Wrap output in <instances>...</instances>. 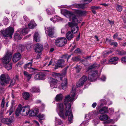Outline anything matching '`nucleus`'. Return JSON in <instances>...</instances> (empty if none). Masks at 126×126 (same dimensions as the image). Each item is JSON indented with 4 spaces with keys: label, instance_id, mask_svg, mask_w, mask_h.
Wrapping results in <instances>:
<instances>
[{
    "label": "nucleus",
    "instance_id": "6ab92c4d",
    "mask_svg": "<svg viewBox=\"0 0 126 126\" xmlns=\"http://www.w3.org/2000/svg\"><path fill=\"white\" fill-rule=\"evenodd\" d=\"M32 65V63L31 62L25 64L24 66V68L26 69L28 68L30 69V71L31 72H33L34 71L37 70V69L34 68H32L31 66Z\"/></svg>",
    "mask_w": 126,
    "mask_h": 126
},
{
    "label": "nucleus",
    "instance_id": "2eb2a0df",
    "mask_svg": "<svg viewBox=\"0 0 126 126\" xmlns=\"http://www.w3.org/2000/svg\"><path fill=\"white\" fill-rule=\"evenodd\" d=\"M86 4L84 3L83 4L75 3L71 5V7L78 8L80 9H84L85 8V6Z\"/></svg>",
    "mask_w": 126,
    "mask_h": 126
},
{
    "label": "nucleus",
    "instance_id": "39448f33",
    "mask_svg": "<svg viewBox=\"0 0 126 126\" xmlns=\"http://www.w3.org/2000/svg\"><path fill=\"white\" fill-rule=\"evenodd\" d=\"M67 42L66 38L63 37L58 38L55 41V45L58 47L64 46Z\"/></svg>",
    "mask_w": 126,
    "mask_h": 126
},
{
    "label": "nucleus",
    "instance_id": "0e129e2a",
    "mask_svg": "<svg viewBox=\"0 0 126 126\" xmlns=\"http://www.w3.org/2000/svg\"><path fill=\"white\" fill-rule=\"evenodd\" d=\"M19 45H20V44H18L17 43V44L14 43L13 45V47H19Z\"/></svg>",
    "mask_w": 126,
    "mask_h": 126
},
{
    "label": "nucleus",
    "instance_id": "37998d69",
    "mask_svg": "<svg viewBox=\"0 0 126 126\" xmlns=\"http://www.w3.org/2000/svg\"><path fill=\"white\" fill-rule=\"evenodd\" d=\"M37 116L40 120L44 119L45 118V115L41 114H39L38 115H37Z\"/></svg>",
    "mask_w": 126,
    "mask_h": 126
},
{
    "label": "nucleus",
    "instance_id": "e2e57ef3",
    "mask_svg": "<svg viewBox=\"0 0 126 126\" xmlns=\"http://www.w3.org/2000/svg\"><path fill=\"white\" fill-rule=\"evenodd\" d=\"M106 79V78L104 75H102L101 78V79L103 81H105Z\"/></svg>",
    "mask_w": 126,
    "mask_h": 126
},
{
    "label": "nucleus",
    "instance_id": "0eeeda50",
    "mask_svg": "<svg viewBox=\"0 0 126 126\" xmlns=\"http://www.w3.org/2000/svg\"><path fill=\"white\" fill-rule=\"evenodd\" d=\"M21 106V112H22V115L24 116L27 115L29 114L30 110V107L28 105L22 107L21 105H19Z\"/></svg>",
    "mask_w": 126,
    "mask_h": 126
},
{
    "label": "nucleus",
    "instance_id": "774afa93",
    "mask_svg": "<svg viewBox=\"0 0 126 126\" xmlns=\"http://www.w3.org/2000/svg\"><path fill=\"white\" fill-rule=\"evenodd\" d=\"M85 118L87 119L88 120L90 119V115L89 114H86L85 116Z\"/></svg>",
    "mask_w": 126,
    "mask_h": 126
},
{
    "label": "nucleus",
    "instance_id": "4468645a",
    "mask_svg": "<svg viewBox=\"0 0 126 126\" xmlns=\"http://www.w3.org/2000/svg\"><path fill=\"white\" fill-rule=\"evenodd\" d=\"M48 29L47 34L50 37H53L54 33V28L53 27H49L47 28Z\"/></svg>",
    "mask_w": 126,
    "mask_h": 126
},
{
    "label": "nucleus",
    "instance_id": "a878e982",
    "mask_svg": "<svg viewBox=\"0 0 126 126\" xmlns=\"http://www.w3.org/2000/svg\"><path fill=\"white\" fill-rule=\"evenodd\" d=\"M46 11L48 15H50L53 14L54 12V9L52 7L47 8Z\"/></svg>",
    "mask_w": 126,
    "mask_h": 126
},
{
    "label": "nucleus",
    "instance_id": "412c9836",
    "mask_svg": "<svg viewBox=\"0 0 126 126\" xmlns=\"http://www.w3.org/2000/svg\"><path fill=\"white\" fill-rule=\"evenodd\" d=\"M61 87L64 90L65 89L66 87L67 84V81L66 79L65 78L63 80H61Z\"/></svg>",
    "mask_w": 126,
    "mask_h": 126
},
{
    "label": "nucleus",
    "instance_id": "bf43d9fd",
    "mask_svg": "<svg viewBox=\"0 0 126 126\" xmlns=\"http://www.w3.org/2000/svg\"><path fill=\"white\" fill-rule=\"evenodd\" d=\"M106 41L108 42L110 44V43H111L112 41H113L112 40L108 38H106Z\"/></svg>",
    "mask_w": 126,
    "mask_h": 126
},
{
    "label": "nucleus",
    "instance_id": "393cba45",
    "mask_svg": "<svg viewBox=\"0 0 126 126\" xmlns=\"http://www.w3.org/2000/svg\"><path fill=\"white\" fill-rule=\"evenodd\" d=\"M108 108L106 107H104L100 109L99 112L100 114H104L108 113Z\"/></svg>",
    "mask_w": 126,
    "mask_h": 126
},
{
    "label": "nucleus",
    "instance_id": "a211bd4d",
    "mask_svg": "<svg viewBox=\"0 0 126 126\" xmlns=\"http://www.w3.org/2000/svg\"><path fill=\"white\" fill-rule=\"evenodd\" d=\"M21 55L19 53L15 54L13 56V60L14 62H16L19 60L20 58Z\"/></svg>",
    "mask_w": 126,
    "mask_h": 126
},
{
    "label": "nucleus",
    "instance_id": "5fc2aeb1",
    "mask_svg": "<svg viewBox=\"0 0 126 126\" xmlns=\"http://www.w3.org/2000/svg\"><path fill=\"white\" fill-rule=\"evenodd\" d=\"M121 60L123 63L126 62V57H122L121 59Z\"/></svg>",
    "mask_w": 126,
    "mask_h": 126
},
{
    "label": "nucleus",
    "instance_id": "6e6552de",
    "mask_svg": "<svg viewBox=\"0 0 126 126\" xmlns=\"http://www.w3.org/2000/svg\"><path fill=\"white\" fill-rule=\"evenodd\" d=\"M19 47H43V45L41 44L40 43H38L35 44L34 46H33L32 45L29 43H27L25 44L24 45H19Z\"/></svg>",
    "mask_w": 126,
    "mask_h": 126
},
{
    "label": "nucleus",
    "instance_id": "58836bf2",
    "mask_svg": "<svg viewBox=\"0 0 126 126\" xmlns=\"http://www.w3.org/2000/svg\"><path fill=\"white\" fill-rule=\"evenodd\" d=\"M64 61L63 59H60L57 62V63L58 65H60L61 66H62V65L64 63Z\"/></svg>",
    "mask_w": 126,
    "mask_h": 126
},
{
    "label": "nucleus",
    "instance_id": "6e6d98bb",
    "mask_svg": "<svg viewBox=\"0 0 126 126\" xmlns=\"http://www.w3.org/2000/svg\"><path fill=\"white\" fill-rule=\"evenodd\" d=\"M91 9H93V10H97L100 8L99 6H92L91 7Z\"/></svg>",
    "mask_w": 126,
    "mask_h": 126
},
{
    "label": "nucleus",
    "instance_id": "c9c22d12",
    "mask_svg": "<svg viewBox=\"0 0 126 126\" xmlns=\"http://www.w3.org/2000/svg\"><path fill=\"white\" fill-rule=\"evenodd\" d=\"M39 75L40 80H44L45 79L46 75L44 73H39Z\"/></svg>",
    "mask_w": 126,
    "mask_h": 126
},
{
    "label": "nucleus",
    "instance_id": "9d476101",
    "mask_svg": "<svg viewBox=\"0 0 126 126\" xmlns=\"http://www.w3.org/2000/svg\"><path fill=\"white\" fill-rule=\"evenodd\" d=\"M3 117V115L2 113H0V119L2 122L8 125H11V123L13 122V119L12 118H3L2 119Z\"/></svg>",
    "mask_w": 126,
    "mask_h": 126
},
{
    "label": "nucleus",
    "instance_id": "72a5a7b5",
    "mask_svg": "<svg viewBox=\"0 0 126 126\" xmlns=\"http://www.w3.org/2000/svg\"><path fill=\"white\" fill-rule=\"evenodd\" d=\"M34 39L36 42H39L40 41L38 33L36 32L34 34Z\"/></svg>",
    "mask_w": 126,
    "mask_h": 126
},
{
    "label": "nucleus",
    "instance_id": "69168bd1",
    "mask_svg": "<svg viewBox=\"0 0 126 126\" xmlns=\"http://www.w3.org/2000/svg\"><path fill=\"white\" fill-rule=\"evenodd\" d=\"M32 75L31 74H28L26 76L27 79L29 80L31 78Z\"/></svg>",
    "mask_w": 126,
    "mask_h": 126
},
{
    "label": "nucleus",
    "instance_id": "dca6fc26",
    "mask_svg": "<svg viewBox=\"0 0 126 126\" xmlns=\"http://www.w3.org/2000/svg\"><path fill=\"white\" fill-rule=\"evenodd\" d=\"M29 29L28 28L24 29H19L16 31L17 32H19L21 34L24 35L28 33Z\"/></svg>",
    "mask_w": 126,
    "mask_h": 126
},
{
    "label": "nucleus",
    "instance_id": "4c0bfd02",
    "mask_svg": "<svg viewBox=\"0 0 126 126\" xmlns=\"http://www.w3.org/2000/svg\"><path fill=\"white\" fill-rule=\"evenodd\" d=\"M43 48H35L34 49L36 53H40L43 50Z\"/></svg>",
    "mask_w": 126,
    "mask_h": 126
},
{
    "label": "nucleus",
    "instance_id": "bb28decb",
    "mask_svg": "<svg viewBox=\"0 0 126 126\" xmlns=\"http://www.w3.org/2000/svg\"><path fill=\"white\" fill-rule=\"evenodd\" d=\"M62 20V18L57 16H54L50 19V20L54 22H55L57 21L61 20Z\"/></svg>",
    "mask_w": 126,
    "mask_h": 126
},
{
    "label": "nucleus",
    "instance_id": "e433bc0d",
    "mask_svg": "<svg viewBox=\"0 0 126 126\" xmlns=\"http://www.w3.org/2000/svg\"><path fill=\"white\" fill-rule=\"evenodd\" d=\"M14 38L15 40H19L21 39V38L19 34L15 33L14 35Z\"/></svg>",
    "mask_w": 126,
    "mask_h": 126
},
{
    "label": "nucleus",
    "instance_id": "9b49d317",
    "mask_svg": "<svg viewBox=\"0 0 126 126\" xmlns=\"http://www.w3.org/2000/svg\"><path fill=\"white\" fill-rule=\"evenodd\" d=\"M87 79V77L85 76H83L77 82L76 86L77 87H79L82 86Z\"/></svg>",
    "mask_w": 126,
    "mask_h": 126
},
{
    "label": "nucleus",
    "instance_id": "f257e3e1",
    "mask_svg": "<svg viewBox=\"0 0 126 126\" xmlns=\"http://www.w3.org/2000/svg\"><path fill=\"white\" fill-rule=\"evenodd\" d=\"M76 90L73 86L70 93L71 97L69 95L65 96L64 102L66 106L65 115L63 113L64 107L63 104L61 103L57 104L56 110L59 115L63 119L66 118L67 116H68V120L69 123H70L73 122V118L71 108V103L77 98V96H76Z\"/></svg>",
    "mask_w": 126,
    "mask_h": 126
},
{
    "label": "nucleus",
    "instance_id": "473e14b6",
    "mask_svg": "<svg viewBox=\"0 0 126 126\" xmlns=\"http://www.w3.org/2000/svg\"><path fill=\"white\" fill-rule=\"evenodd\" d=\"M109 118V117L106 114L102 115L99 118V119L101 121L106 120Z\"/></svg>",
    "mask_w": 126,
    "mask_h": 126
},
{
    "label": "nucleus",
    "instance_id": "f3484780",
    "mask_svg": "<svg viewBox=\"0 0 126 126\" xmlns=\"http://www.w3.org/2000/svg\"><path fill=\"white\" fill-rule=\"evenodd\" d=\"M75 12L78 15L80 16H84L86 15L87 12L85 11L76 10H75Z\"/></svg>",
    "mask_w": 126,
    "mask_h": 126
},
{
    "label": "nucleus",
    "instance_id": "f8f14e48",
    "mask_svg": "<svg viewBox=\"0 0 126 126\" xmlns=\"http://www.w3.org/2000/svg\"><path fill=\"white\" fill-rule=\"evenodd\" d=\"M63 14L66 17L69 18L70 20H71L74 15L72 12L67 10L65 11L64 12Z\"/></svg>",
    "mask_w": 126,
    "mask_h": 126
},
{
    "label": "nucleus",
    "instance_id": "20e7f679",
    "mask_svg": "<svg viewBox=\"0 0 126 126\" xmlns=\"http://www.w3.org/2000/svg\"><path fill=\"white\" fill-rule=\"evenodd\" d=\"M14 32V29L12 27H9L4 30L1 31V33L4 36H9L10 38H11Z\"/></svg>",
    "mask_w": 126,
    "mask_h": 126
},
{
    "label": "nucleus",
    "instance_id": "49530a36",
    "mask_svg": "<svg viewBox=\"0 0 126 126\" xmlns=\"http://www.w3.org/2000/svg\"><path fill=\"white\" fill-rule=\"evenodd\" d=\"M116 8L118 11L119 12H121L122 10V7L119 5H117L116 7Z\"/></svg>",
    "mask_w": 126,
    "mask_h": 126
},
{
    "label": "nucleus",
    "instance_id": "4be33fe9",
    "mask_svg": "<svg viewBox=\"0 0 126 126\" xmlns=\"http://www.w3.org/2000/svg\"><path fill=\"white\" fill-rule=\"evenodd\" d=\"M38 112L39 111L38 109H36L34 110H30L29 114L30 116H37Z\"/></svg>",
    "mask_w": 126,
    "mask_h": 126
},
{
    "label": "nucleus",
    "instance_id": "f704fd0d",
    "mask_svg": "<svg viewBox=\"0 0 126 126\" xmlns=\"http://www.w3.org/2000/svg\"><path fill=\"white\" fill-rule=\"evenodd\" d=\"M63 97V96L61 94H60L56 95L55 99L56 101H60L62 100Z\"/></svg>",
    "mask_w": 126,
    "mask_h": 126
},
{
    "label": "nucleus",
    "instance_id": "4d7b16f0",
    "mask_svg": "<svg viewBox=\"0 0 126 126\" xmlns=\"http://www.w3.org/2000/svg\"><path fill=\"white\" fill-rule=\"evenodd\" d=\"M76 69L77 72L78 73L81 70V67L80 66H77L76 67Z\"/></svg>",
    "mask_w": 126,
    "mask_h": 126
},
{
    "label": "nucleus",
    "instance_id": "c03bdc74",
    "mask_svg": "<svg viewBox=\"0 0 126 126\" xmlns=\"http://www.w3.org/2000/svg\"><path fill=\"white\" fill-rule=\"evenodd\" d=\"M12 67V65L11 63H10L9 64H6L5 66V68L8 70L11 69Z\"/></svg>",
    "mask_w": 126,
    "mask_h": 126
},
{
    "label": "nucleus",
    "instance_id": "5701e85b",
    "mask_svg": "<svg viewBox=\"0 0 126 126\" xmlns=\"http://www.w3.org/2000/svg\"><path fill=\"white\" fill-rule=\"evenodd\" d=\"M66 38L68 40H71L74 37V35L72 34L70 31H69L66 35Z\"/></svg>",
    "mask_w": 126,
    "mask_h": 126
},
{
    "label": "nucleus",
    "instance_id": "338daca9",
    "mask_svg": "<svg viewBox=\"0 0 126 126\" xmlns=\"http://www.w3.org/2000/svg\"><path fill=\"white\" fill-rule=\"evenodd\" d=\"M118 34L117 33H116L113 36V37L114 39H115L118 36Z\"/></svg>",
    "mask_w": 126,
    "mask_h": 126
},
{
    "label": "nucleus",
    "instance_id": "de8ad7c7",
    "mask_svg": "<svg viewBox=\"0 0 126 126\" xmlns=\"http://www.w3.org/2000/svg\"><path fill=\"white\" fill-rule=\"evenodd\" d=\"M100 104L101 105H105L107 104V102L106 100L104 99H102L100 100Z\"/></svg>",
    "mask_w": 126,
    "mask_h": 126
},
{
    "label": "nucleus",
    "instance_id": "09e8293b",
    "mask_svg": "<svg viewBox=\"0 0 126 126\" xmlns=\"http://www.w3.org/2000/svg\"><path fill=\"white\" fill-rule=\"evenodd\" d=\"M88 121H83L82 123L81 124L80 126H84L87 125L88 124Z\"/></svg>",
    "mask_w": 126,
    "mask_h": 126
},
{
    "label": "nucleus",
    "instance_id": "7ed1b4c3",
    "mask_svg": "<svg viewBox=\"0 0 126 126\" xmlns=\"http://www.w3.org/2000/svg\"><path fill=\"white\" fill-rule=\"evenodd\" d=\"M12 54L10 51L7 50L3 57L1 59L2 60V63L5 64H8L11 60Z\"/></svg>",
    "mask_w": 126,
    "mask_h": 126
},
{
    "label": "nucleus",
    "instance_id": "a19ab883",
    "mask_svg": "<svg viewBox=\"0 0 126 126\" xmlns=\"http://www.w3.org/2000/svg\"><path fill=\"white\" fill-rule=\"evenodd\" d=\"M18 80V77L16 76V77L15 78H14L11 81L10 84V85L13 86L14 85V84L16 82V80Z\"/></svg>",
    "mask_w": 126,
    "mask_h": 126
},
{
    "label": "nucleus",
    "instance_id": "423d86ee",
    "mask_svg": "<svg viewBox=\"0 0 126 126\" xmlns=\"http://www.w3.org/2000/svg\"><path fill=\"white\" fill-rule=\"evenodd\" d=\"M0 79L1 84L3 85L5 84V83L7 84L8 83L10 80V78L8 75L2 74L0 76Z\"/></svg>",
    "mask_w": 126,
    "mask_h": 126
},
{
    "label": "nucleus",
    "instance_id": "680f3d73",
    "mask_svg": "<svg viewBox=\"0 0 126 126\" xmlns=\"http://www.w3.org/2000/svg\"><path fill=\"white\" fill-rule=\"evenodd\" d=\"M112 120H109L104 122V124H108L111 123L112 121Z\"/></svg>",
    "mask_w": 126,
    "mask_h": 126
},
{
    "label": "nucleus",
    "instance_id": "13d9d810",
    "mask_svg": "<svg viewBox=\"0 0 126 126\" xmlns=\"http://www.w3.org/2000/svg\"><path fill=\"white\" fill-rule=\"evenodd\" d=\"M39 74H36L34 76V78L35 80L40 79Z\"/></svg>",
    "mask_w": 126,
    "mask_h": 126
},
{
    "label": "nucleus",
    "instance_id": "f03ea898",
    "mask_svg": "<svg viewBox=\"0 0 126 126\" xmlns=\"http://www.w3.org/2000/svg\"><path fill=\"white\" fill-rule=\"evenodd\" d=\"M99 66V64L94 63L87 69L86 72H89L88 77L89 80L92 81H94L98 77V71L95 69L97 68Z\"/></svg>",
    "mask_w": 126,
    "mask_h": 126
},
{
    "label": "nucleus",
    "instance_id": "8fccbe9b",
    "mask_svg": "<svg viewBox=\"0 0 126 126\" xmlns=\"http://www.w3.org/2000/svg\"><path fill=\"white\" fill-rule=\"evenodd\" d=\"M92 0H83L80 1V2L84 3L85 4H87L89 3Z\"/></svg>",
    "mask_w": 126,
    "mask_h": 126
},
{
    "label": "nucleus",
    "instance_id": "ddd939ff",
    "mask_svg": "<svg viewBox=\"0 0 126 126\" xmlns=\"http://www.w3.org/2000/svg\"><path fill=\"white\" fill-rule=\"evenodd\" d=\"M59 81L58 80L53 79L52 78H50V83L51 88L52 89L56 87V86L55 85Z\"/></svg>",
    "mask_w": 126,
    "mask_h": 126
},
{
    "label": "nucleus",
    "instance_id": "052dcab7",
    "mask_svg": "<svg viewBox=\"0 0 126 126\" xmlns=\"http://www.w3.org/2000/svg\"><path fill=\"white\" fill-rule=\"evenodd\" d=\"M68 55L67 54H65L63 55L61 58H62L66 59L67 58V59Z\"/></svg>",
    "mask_w": 126,
    "mask_h": 126
},
{
    "label": "nucleus",
    "instance_id": "2f4dec72",
    "mask_svg": "<svg viewBox=\"0 0 126 126\" xmlns=\"http://www.w3.org/2000/svg\"><path fill=\"white\" fill-rule=\"evenodd\" d=\"M30 91L32 93L39 92L40 91L39 89L35 87H32L30 89Z\"/></svg>",
    "mask_w": 126,
    "mask_h": 126
},
{
    "label": "nucleus",
    "instance_id": "1a4fd4ad",
    "mask_svg": "<svg viewBox=\"0 0 126 126\" xmlns=\"http://www.w3.org/2000/svg\"><path fill=\"white\" fill-rule=\"evenodd\" d=\"M69 26L71 27V31L72 33H75L77 32L79 30V27L78 25H75L72 22H69Z\"/></svg>",
    "mask_w": 126,
    "mask_h": 126
},
{
    "label": "nucleus",
    "instance_id": "864d4df0",
    "mask_svg": "<svg viewBox=\"0 0 126 126\" xmlns=\"http://www.w3.org/2000/svg\"><path fill=\"white\" fill-rule=\"evenodd\" d=\"M110 45L111 46L113 45L114 47H117L118 45V43L116 42H113L110 43Z\"/></svg>",
    "mask_w": 126,
    "mask_h": 126
},
{
    "label": "nucleus",
    "instance_id": "603ef678",
    "mask_svg": "<svg viewBox=\"0 0 126 126\" xmlns=\"http://www.w3.org/2000/svg\"><path fill=\"white\" fill-rule=\"evenodd\" d=\"M72 59L74 61H78L80 60V58L79 56L72 58Z\"/></svg>",
    "mask_w": 126,
    "mask_h": 126
},
{
    "label": "nucleus",
    "instance_id": "7c9ffc66",
    "mask_svg": "<svg viewBox=\"0 0 126 126\" xmlns=\"http://www.w3.org/2000/svg\"><path fill=\"white\" fill-rule=\"evenodd\" d=\"M21 106L19 105L18 107L16 109L15 112V114L17 116H18L19 115L20 113L22 115V112H21Z\"/></svg>",
    "mask_w": 126,
    "mask_h": 126
},
{
    "label": "nucleus",
    "instance_id": "79ce46f5",
    "mask_svg": "<svg viewBox=\"0 0 126 126\" xmlns=\"http://www.w3.org/2000/svg\"><path fill=\"white\" fill-rule=\"evenodd\" d=\"M56 121L55 125L56 126L60 125L62 123V121L59 119L56 118Z\"/></svg>",
    "mask_w": 126,
    "mask_h": 126
},
{
    "label": "nucleus",
    "instance_id": "aec40b11",
    "mask_svg": "<svg viewBox=\"0 0 126 126\" xmlns=\"http://www.w3.org/2000/svg\"><path fill=\"white\" fill-rule=\"evenodd\" d=\"M67 69V68H65L62 71L61 73L59 74L54 73L53 74V75H55L56 77V76L58 77V76H64L66 73Z\"/></svg>",
    "mask_w": 126,
    "mask_h": 126
},
{
    "label": "nucleus",
    "instance_id": "3c124183",
    "mask_svg": "<svg viewBox=\"0 0 126 126\" xmlns=\"http://www.w3.org/2000/svg\"><path fill=\"white\" fill-rule=\"evenodd\" d=\"M5 101L4 98H3L2 100L1 105V108H3L4 107L5 105Z\"/></svg>",
    "mask_w": 126,
    "mask_h": 126
},
{
    "label": "nucleus",
    "instance_id": "ea45409f",
    "mask_svg": "<svg viewBox=\"0 0 126 126\" xmlns=\"http://www.w3.org/2000/svg\"><path fill=\"white\" fill-rule=\"evenodd\" d=\"M116 53L118 54L121 55H126V51H116Z\"/></svg>",
    "mask_w": 126,
    "mask_h": 126
},
{
    "label": "nucleus",
    "instance_id": "c756f323",
    "mask_svg": "<svg viewBox=\"0 0 126 126\" xmlns=\"http://www.w3.org/2000/svg\"><path fill=\"white\" fill-rule=\"evenodd\" d=\"M23 98L25 100H28L30 97V94L29 93L27 92H24L22 94Z\"/></svg>",
    "mask_w": 126,
    "mask_h": 126
},
{
    "label": "nucleus",
    "instance_id": "c85d7f7f",
    "mask_svg": "<svg viewBox=\"0 0 126 126\" xmlns=\"http://www.w3.org/2000/svg\"><path fill=\"white\" fill-rule=\"evenodd\" d=\"M28 27L29 29H33L36 26V24L34 21H31L28 24Z\"/></svg>",
    "mask_w": 126,
    "mask_h": 126
},
{
    "label": "nucleus",
    "instance_id": "b1692460",
    "mask_svg": "<svg viewBox=\"0 0 126 126\" xmlns=\"http://www.w3.org/2000/svg\"><path fill=\"white\" fill-rule=\"evenodd\" d=\"M118 58L117 57H113L109 60L108 63L107 64H116L118 63L117 62H116L115 63H113V62L117 61L118 60Z\"/></svg>",
    "mask_w": 126,
    "mask_h": 126
},
{
    "label": "nucleus",
    "instance_id": "a18cd8bd",
    "mask_svg": "<svg viewBox=\"0 0 126 126\" xmlns=\"http://www.w3.org/2000/svg\"><path fill=\"white\" fill-rule=\"evenodd\" d=\"M9 20L6 17H4L3 20V22L5 25H7L8 23Z\"/></svg>",
    "mask_w": 126,
    "mask_h": 126
},
{
    "label": "nucleus",
    "instance_id": "cd10ccee",
    "mask_svg": "<svg viewBox=\"0 0 126 126\" xmlns=\"http://www.w3.org/2000/svg\"><path fill=\"white\" fill-rule=\"evenodd\" d=\"M71 19L72 20V22L74 24L78 25V23L80 22V21L78 20L76 18V16L75 15H74Z\"/></svg>",
    "mask_w": 126,
    "mask_h": 126
}]
</instances>
